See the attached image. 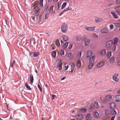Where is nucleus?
Masks as SVG:
<instances>
[{
	"mask_svg": "<svg viewBox=\"0 0 120 120\" xmlns=\"http://www.w3.org/2000/svg\"><path fill=\"white\" fill-rule=\"evenodd\" d=\"M68 28L67 25L65 23H63L61 27V31L63 33H66L67 31Z\"/></svg>",
	"mask_w": 120,
	"mask_h": 120,
	"instance_id": "1",
	"label": "nucleus"
},
{
	"mask_svg": "<svg viewBox=\"0 0 120 120\" xmlns=\"http://www.w3.org/2000/svg\"><path fill=\"white\" fill-rule=\"evenodd\" d=\"M112 96L110 95H108L106 96L105 97V100H102L101 101L103 103H105L106 101H109L112 99Z\"/></svg>",
	"mask_w": 120,
	"mask_h": 120,
	"instance_id": "2",
	"label": "nucleus"
},
{
	"mask_svg": "<svg viewBox=\"0 0 120 120\" xmlns=\"http://www.w3.org/2000/svg\"><path fill=\"white\" fill-rule=\"evenodd\" d=\"M119 75L117 73L115 74L112 77L113 80L116 82H118L119 81Z\"/></svg>",
	"mask_w": 120,
	"mask_h": 120,
	"instance_id": "3",
	"label": "nucleus"
},
{
	"mask_svg": "<svg viewBox=\"0 0 120 120\" xmlns=\"http://www.w3.org/2000/svg\"><path fill=\"white\" fill-rule=\"evenodd\" d=\"M44 16L42 15H40L39 16L38 22L40 24H42L44 22Z\"/></svg>",
	"mask_w": 120,
	"mask_h": 120,
	"instance_id": "4",
	"label": "nucleus"
},
{
	"mask_svg": "<svg viewBox=\"0 0 120 120\" xmlns=\"http://www.w3.org/2000/svg\"><path fill=\"white\" fill-rule=\"evenodd\" d=\"M113 44L112 40H111L107 41L106 43V46L108 48L111 47Z\"/></svg>",
	"mask_w": 120,
	"mask_h": 120,
	"instance_id": "5",
	"label": "nucleus"
},
{
	"mask_svg": "<svg viewBox=\"0 0 120 120\" xmlns=\"http://www.w3.org/2000/svg\"><path fill=\"white\" fill-rule=\"evenodd\" d=\"M109 31L108 29L106 27L103 28L100 30L102 34L107 33L109 32Z\"/></svg>",
	"mask_w": 120,
	"mask_h": 120,
	"instance_id": "6",
	"label": "nucleus"
},
{
	"mask_svg": "<svg viewBox=\"0 0 120 120\" xmlns=\"http://www.w3.org/2000/svg\"><path fill=\"white\" fill-rule=\"evenodd\" d=\"M96 57L95 56H93L90 58L89 61V63L94 64V63Z\"/></svg>",
	"mask_w": 120,
	"mask_h": 120,
	"instance_id": "7",
	"label": "nucleus"
},
{
	"mask_svg": "<svg viewBox=\"0 0 120 120\" xmlns=\"http://www.w3.org/2000/svg\"><path fill=\"white\" fill-rule=\"evenodd\" d=\"M112 40L113 45H116L118 42L119 40L118 38L115 37Z\"/></svg>",
	"mask_w": 120,
	"mask_h": 120,
	"instance_id": "8",
	"label": "nucleus"
},
{
	"mask_svg": "<svg viewBox=\"0 0 120 120\" xmlns=\"http://www.w3.org/2000/svg\"><path fill=\"white\" fill-rule=\"evenodd\" d=\"M62 64L61 61L59 62L57 64L56 67L58 68L59 70H61L62 69Z\"/></svg>",
	"mask_w": 120,
	"mask_h": 120,
	"instance_id": "9",
	"label": "nucleus"
},
{
	"mask_svg": "<svg viewBox=\"0 0 120 120\" xmlns=\"http://www.w3.org/2000/svg\"><path fill=\"white\" fill-rule=\"evenodd\" d=\"M76 117L77 119L78 120H81L82 119L83 116L82 114H80L76 115Z\"/></svg>",
	"mask_w": 120,
	"mask_h": 120,
	"instance_id": "10",
	"label": "nucleus"
},
{
	"mask_svg": "<svg viewBox=\"0 0 120 120\" xmlns=\"http://www.w3.org/2000/svg\"><path fill=\"white\" fill-rule=\"evenodd\" d=\"M109 107L111 109L114 108L115 107V104L114 102H111L109 104Z\"/></svg>",
	"mask_w": 120,
	"mask_h": 120,
	"instance_id": "11",
	"label": "nucleus"
},
{
	"mask_svg": "<svg viewBox=\"0 0 120 120\" xmlns=\"http://www.w3.org/2000/svg\"><path fill=\"white\" fill-rule=\"evenodd\" d=\"M105 64V62L103 61H101L98 63L97 65V67L98 68H100L103 66Z\"/></svg>",
	"mask_w": 120,
	"mask_h": 120,
	"instance_id": "12",
	"label": "nucleus"
},
{
	"mask_svg": "<svg viewBox=\"0 0 120 120\" xmlns=\"http://www.w3.org/2000/svg\"><path fill=\"white\" fill-rule=\"evenodd\" d=\"M95 28V27H85V28L86 29V30L89 31H94Z\"/></svg>",
	"mask_w": 120,
	"mask_h": 120,
	"instance_id": "13",
	"label": "nucleus"
},
{
	"mask_svg": "<svg viewBox=\"0 0 120 120\" xmlns=\"http://www.w3.org/2000/svg\"><path fill=\"white\" fill-rule=\"evenodd\" d=\"M34 80V78L33 75L31 74L30 76V84H32L33 83Z\"/></svg>",
	"mask_w": 120,
	"mask_h": 120,
	"instance_id": "14",
	"label": "nucleus"
},
{
	"mask_svg": "<svg viewBox=\"0 0 120 120\" xmlns=\"http://www.w3.org/2000/svg\"><path fill=\"white\" fill-rule=\"evenodd\" d=\"M94 116L96 118H98L100 116V115L96 111H94Z\"/></svg>",
	"mask_w": 120,
	"mask_h": 120,
	"instance_id": "15",
	"label": "nucleus"
},
{
	"mask_svg": "<svg viewBox=\"0 0 120 120\" xmlns=\"http://www.w3.org/2000/svg\"><path fill=\"white\" fill-rule=\"evenodd\" d=\"M92 54V52L91 51H89L87 52L86 55L87 57H89L90 56H91Z\"/></svg>",
	"mask_w": 120,
	"mask_h": 120,
	"instance_id": "16",
	"label": "nucleus"
},
{
	"mask_svg": "<svg viewBox=\"0 0 120 120\" xmlns=\"http://www.w3.org/2000/svg\"><path fill=\"white\" fill-rule=\"evenodd\" d=\"M103 20V19L102 18H96L95 19V21L96 22H100L102 21Z\"/></svg>",
	"mask_w": 120,
	"mask_h": 120,
	"instance_id": "17",
	"label": "nucleus"
},
{
	"mask_svg": "<svg viewBox=\"0 0 120 120\" xmlns=\"http://www.w3.org/2000/svg\"><path fill=\"white\" fill-rule=\"evenodd\" d=\"M71 10V8H70L69 7H68V8L66 9H64L62 11V12L61 13H60V16H61L62 15L64 12L66 11H67L70 10Z\"/></svg>",
	"mask_w": 120,
	"mask_h": 120,
	"instance_id": "18",
	"label": "nucleus"
},
{
	"mask_svg": "<svg viewBox=\"0 0 120 120\" xmlns=\"http://www.w3.org/2000/svg\"><path fill=\"white\" fill-rule=\"evenodd\" d=\"M68 58L70 60L72 59L73 58V56L71 52L69 53L68 55Z\"/></svg>",
	"mask_w": 120,
	"mask_h": 120,
	"instance_id": "19",
	"label": "nucleus"
},
{
	"mask_svg": "<svg viewBox=\"0 0 120 120\" xmlns=\"http://www.w3.org/2000/svg\"><path fill=\"white\" fill-rule=\"evenodd\" d=\"M111 13L114 19H117L118 17L117 14L114 12L112 11Z\"/></svg>",
	"mask_w": 120,
	"mask_h": 120,
	"instance_id": "20",
	"label": "nucleus"
},
{
	"mask_svg": "<svg viewBox=\"0 0 120 120\" xmlns=\"http://www.w3.org/2000/svg\"><path fill=\"white\" fill-rule=\"evenodd\" d=\"M79 112L82 113H85L86 111V109L85 108H82L79 109Z\"/></svg>",
	"mask_w": 120,
	"mask_h": 120,
	"instance_id": "21",
	"label": "nucleus"
},
{
	"mask_svg": "<svg viewBox=\"0 0 120 120\" xmlns=\"http://www.w3.org/2000/svg\"><path fill=\"white\" fill-rule=\"evenodd\" d=\"M75 67V64L73 63L72 64L71 66V72H72Z\"/></svg>",
	"mask_w": 120,
	"mask_h": 120,
	"instance_id": "22",
	"label": "nucleus"
},
{
	"mask_svg": "<svg viewBox=\"0 0 120 120\" xmlns=\"http://www.w3.org/2000/svg\"><path fill=\"white\" fill-rule=\"evenodd\" d=\"M115 99L116 102H119L120 101V95H116Z\"/></svg>",
	"mask_w": 120,
	"mask_h": 120,
	"instance_id": "23",
	"label": "nucleus"
},
{
	"mask_svg": "<svg viewBox=\"0 0 120 120\" xmlns=\"http://www.w3.org/2000/svg\"><path fill=\"white\" fill-rule=\"evenodd\" d=\"M90 40L89 39H87L85 42V46L88 45L90 43Z\"/></svg>",
	"mask_w": 120,
	"mask_h": 120,
	"instance_id": "24",
	"label": "nucleus"
},
{
	"mask_svg": "<svg viewBox=\"0 0 120 120\" xmlns=\"http://www.w3.org/2000/svg\"><path fill=\"white\" fill-rule=\"evenodd\" d=\"M94 64H91L89 63L88 65V68L89 69H91L93 67L94 65Z\"/></svg>",
	"mask_w": 120,
	"mask_h": 120,
	"instance_id": "25",
	"label": "nucleus"
},
{
	"mask_svg": "<svg viewBox=\"0 0 120 120\" xmlns=\"http://www.w3.org/2000/svg\"><path fill=\"white\" fill-rule=\"evenodd\" d=\"M106 53V50L105 49H104L102 50L100 52V54L101 55L104 56Z\"/></svg>",
	"mask_w": 120,
	"mask_h": 120,
	"instance_id": "26",
	"label": "nucleus"
},
{
	"mask_svg": "<svg viewBox=\"0 0 120 120\" xmlns=\"http://www.w3.org/2000/svg\"><path fill=\"white\" fill-rule=\"evenodd\" d=\"M87 120H91V117L90 114H87L86 117Z\"/></svg>",
	"mask_w": 120,
	"mask_h": 120,
	"instance_id": "27",
	"label": "nucleus"
},
{
	"mask_svg": "<svg viewBox=\"0 0 120 120\" xmlns=\"http://www.w3.org/2000/svg\"><path fill=\"white\" fill-rule=\"evenodd\" d=\"M81 61L80 60H78L76 63V65L78 68H79L81 65Z\"/></svg>",
	"mask_w": 120,
	"mask_h": 120,
	"instance_id": "28",
	"label": "nucleus"
},
{
	"mask_svg": "<svg viewBox=\"0 0 120 120\" xmlns=\"http://www.w3.org/2000/svg\"><path fill=\"white\" fill-rule=\"evenodd\" d=\"M115 57H111L110 59V62L112 63H114L115 61Z\"/></svg>",
	"mask_w": 120,
	"mask_h": 120,
	"instance_id": "29",
	"label": "nucleus"
},
{
	"mask_svg": "<svg viewBox=\"0 0 120 120\" xmlns=\"http://www.w3.org/2000/svg\"><path fill=\"white\" fill-rule=\"evenodd\" d=\"M68 42H66V43L63 44L62 45V47L63 49H66L68 45Z\"/></svg>",
	"mask_w": 120,
	"mask_h": 120,
	"instance_id": "30",
	"label": "nucleus"
},
{
	"mask_svg": "<svg viewBox=\"0 0 120 120\" xmlns=\"http://www.w3.org/2000/svg\"><path fill=\"white\" fill-rule=\"evenodd\" d=\"M62 37L63 38V40L64 41H65L67 40L68 39V37L67 36L63 35Z\"/></svg>",
	"mask_w": 120,
	"mask_h": 120,
	"instance_id": "31",
	"label": "nucleus"
},
{
	"mask_svg": "<svg viewBox=\"0 0 120 120\" xmlns=\"http://www.w3.org/2000/svg\"><path fill=\"white\" fill-rule=\"evenodd\" d=\"M93 37L94 38L96 39L98 38V35L95 33H94L93 34Z\"/></svg>",
	"mask_w": 120,
	"mask_h": 120,
	"instance_id": "32",
	"label": "nucleus"
},
{
	"mask_svg": "<svg viewBox=\"0 0 120 120\" xmlns=\"http://www.w3.org/2000/svg\"><path fill=\"white\" fill-rule=\"evenodd\" d=\"M94 107L95 108H98L99 107V106L98 103L96 102H95L94 104Z\"/></svg>",
	"mask_w": 120,
	"mask_h": 120,
	"instance_id": "33",
	"label": "nucleus"
},
{
	"mask_svg": "<svg viewBox=\"0 0 120 120\" xmlns=\"http://www.w3.org/2000/svg\"><path fill=\"white\" fill-rule=\"evenodd\" d=\"M76 40L79 41L82 39V37L81 36L79 35L76 37Z\"/></svg>",
	"mask_w": 120,
	"mask_h": 120,
	"instance_id": "34",
	"label": "nucleus"
},
{
	"mask_svg": "<svg viewBox=\"0 0 120 120\" xmlns=\"http://www.w3.org/2000/svg\"><path fill=\"white\" fill-rule=\"evenodd\" d=\"M25 86L26 87V88L27 89L29 90H31V89L30 88V86H29L28 84L27 83V82H26L25 84Z\"/></svg>",
	"mask_w": 120,
	"mask_h": 120,
	"instance_id": "35",
	"label": "nucleus"
},
{
	"mask_svg": "<svg viewBox=\"0 0 120 120\" xmlns=\"http://www.w3.org/2000/svg\"><path fill=\"white\" fill-rule=\"evenodd\" d=\"M111 113L113 115H115L116 114V112L114 109H112L111 111Z\"/></svg>",
	"mask_w": 120,
	"mask_h": 120,
	"instance_id": "36",
	"label": "nucleus"
},
{
	"mask_svg": "<svg viewBox=\"0 0 120 120\" xmlns=\"http://www.w3.org/2000/svg\"><path fill=\"white\" fill-rule=\"evenodd\" d=\"M31 19L34 21H35V19L37 20V17H36L35 16H31Z\"/></svg>",
	"mask_w": 120,
	"mask_h": 120,
	"instance_id": "37",
	"label": "nucleus"
},
{
	"mask_svg": "<svg viewBox=\"0 0 120 120\" xmlns=\"http://www.w3.org/2000/svg\"><path fill=\"white\" fill-rule=\"evenodd\" d=\"M43 0H40L39 1V4L41 7H43Z\"/></svg>",
	"mask_w": 120,
	"mask_h": 120,
	"instance_id": "38",
	"label": "nucleus"
},
{
	"mask_svg": "<svg viewBox=\"0 0 120 120\" xmlns=\"http://www.w3.org/2000/svg\"><path fill=\"white\" fill-rule=\"evenodd\" d=\"M56 44L57 46H59L60 45V43L59 41V40H57L56 42Z\"/></svg>",
	"mask_w": 120,
	"mask_h": 120,
	"instance_id": "39",
	"label": "nucleus"
},
{
	"mask_svg": "<svg viewBox=\"0 0 120 120\" xmlns=\"http://www.w3.org/2000/svg\"><path fill=\"white\" fill-rule=\"evenodd\" d=\"M105 111V114L108 115H109V109H106V110Z\"/></svg>",
	"mask_w": 120,
	"mask_h": 120,
	"instance_id": "40",
	"label": "nucleus"
},
{
	"mask_svg": "<svg viewBox=\"0 0 120 120\" xmlns=\"http://www.w3.org/2000/svg\"><path fill=\"white\" fill-rule=\"evenodd\" d=\"M116 45H114L112 47V50L114 52H115L116 51Z\"/></svg>",
	"mask_w": 120,
	"mask_h": 120,
	"instance_id": "41",
	"label": "nucleus"
},
{
	"mask_svg": "<svg viewBox=\"0 0 120 120\" xmlns=\"http://www.w3.org/2000/svg\"><path fill=\"white\" fill-rule=\"evenodd\" d=\"M49 7V6L48 4H46L45 7V8L44 10L45 11H46L48 9Z\"/></svg>",
	"mask_w": 120,
	"mask_h": 120,
	"instance_id": "42",
	"label": "nucleus"
},
{
	"mask_svg": "<svg viewBox=\"0 0 120 120\" xmlns=\"http://www.w3.org/2000/svg\"><path fill=\"white\" fill-rule=\"evenodd\" d=\"M115 26L116 27H117L120 25V23H114Z\"/></svg>",
	"mask_w": 120,
	"mask_h": 120,
	"instance_id": "43",
	"label": "nucleus"
},
{
	"mask_svg": "<svg viewBox=\"0 0 120 120\" xmlns=\"http://www.w3.org/2000/svg\"><path fill=\"white\" fill-rule=\"evenodd\" d=\"M111 56V52H110L108 53L107 54V56L108 58H110Z\"/></svg>",
	"mask_w": 120,
	"mask_h": 120,
	"instance_id": "44",
	"label": "nucleus"
},
{
	"mask_svg": "<svg viewBox=\"0 0 120 120\" xmlns=\"http://www.w3.org/2000/svg\"><path fill=\"white\" fill-rule=\"evenodd\" d=\"M118 9H115L117 14L118 15H120V10H118Z\"/></svg>",
	"mask_w": 120,
	"mask_h": 120,
	"instance_id": "45",
	"label": "nucleus"
},
{
	"mask_svg": "<svg viewBox=\"0 0 120 120\" xmlns=\"http://www.w3.org/2000/svg\"><path fill=\"white\" fill-rule=\"evenodd\" d=\"M81 52H78L77 54V56L78 58H79L81 57Z\"/></svg>",
	"mask_w": 120,
	"mask_h": 120,
	"instance_id": "46",
	"label": "nucleus"
},
{
	"mask_svg": "<svg viewBox=\"0 0 120 120\" xmlns=\"http://www.w3.org/2000/svg\"><path fill=\"white\" fill-rule=\"evenodd\" d=\"M67 3L66 2H64L63 3L61 7V9H63L65 6L66 5Z\"/></svg>",
	"mask_w": 120,
	"mask_h": 120,
	"instance_id": "47",
	"label": "nucleus"
},
{
	"mask_svg": "<svg viewBox=\"0 0 120 120\" xmlns=\"http://www.w3.org/2000/svg\"><path fill=\"white\" fill-rule=\"evenodd\" d=\"M33 56L34 57H37L38 56V52H36L34 53Z\"/></svg>",
	"mask_w": 120,
	"mask_h": 120,
	"instance_id": "48",
	"label": "nucleus"
},
{
	"mask_svg": "<svg viewBox=\"0 0 120 120\" xmlns=\"http://www.w3.org/2000/svg\"><path fill=\"white\" fill-rule=\"evenodd\" d=\"M52 56L53 57H55L56 56V52L55 51H53L52 53Z\"/></svg>",
	"mask_w": 120,
	"mask_h": 120,
	"instance_id": "49",
	"label": "nucleus"
},
{
	"mask_svg": "<svg viewBox=\"0 0 120 120\" xmlns=\"http://www.w3.org/2000/svg\"><path fill=\"white\" fill-rule=\"evenodd\" d=\"M49 16V14L48 13H46L45 15V19H47Z\"/></svg>",
	"mask_w": 120,
	"mask_h": 120,
	"instance_id": "50",
	"label": "nucleus"
},
{
	"mask_svg": "<svg viewBox=\"0 0 120 120\" xmlns=\"http://www.w3.org/2000/svg\"><path fill=\"white\" fill-rule=\"evenodd\" d=\"M37 12L38 11L36 10L34 11V15L36 16H38Z\"/></svg>",
	"mask_w": 120,
	"mask_h": 120,
	"instance_id": "51",
	"label": "nucleus"
},
{
	"mask_svg": "<svg viewBox=\"0 0 120 120\" xmlns=\"http://www.w3.org/2000/svg\"><path fill=\"white\" fill-rule=\"evenodd\" d=\"M60 54L61 55H64V50H61L60 52Z\"/></svg>",
	"mask_w": 120,
	"mask_h": 120,
	"instance_id": "52",
	"label": "nucleus"
},
{
	"mask_svg": "<svg viewBox=\"0 0 120 120\" xmlns=\"http://www.w3.org/2000/svg\"><path fill=\"white\" fill-rule=\"evenodd\" d=\"M116 3L118 4H120V0H117L116 2Z\"/></svg>",
	"mask_w": 120,
	"mask_h": 120,
	"instance_id": "53",
	"label": "nucleus"
},
{
	"mask_svg": "<svg viewBox=\"0 0 120 120\" xmlns=\"http://www.w3.org/2000/svg\"><path fill=\"white\" fill-rule=\"evenodd\" d=\"M110 29H112L113 28L114 26L112 24H111L110 25Z\"/></svg>",
	"mask_w": 120,
	"mask_h": 120,
	"instance_id": "54",
	"label": "nucleus"
},
{
	"mask_svg": "<svg viewBox=\"0 0 120 120\" xmlns=\"http://www.w3.org/2000/svg\"><path fill=\"white\" fill-rule=\"evenodd\" d=\"M53 6H52L51 7V9L50 11L52 13V12H53Z\"/></svg>",
	"mask_w": 120,
	"mask_h": 120,
	"instance_id": "55",
	"label": "nucleus"
},
{
	"mask_svg": "<svg viewBox=\"0 0 120 120\" xmlns=\"http://www.w3.org/2000/svg\"><path fill=\"white\" fill-rule=\"evenodd\" d=\"M38 88L40 90L41 92H42V89L40 85L38 84Z\"/></svg>",
	"mask_w": 120,
	"mask_h": 120,
	"instance_id": "56",
	"label": "nucleus"
},
{
	"mask_svg": "<svg viewBox=\"0 0 120 120\" xmlns=\"http://www.w3.org/2000/svg\"><path fill=\"white\" fill-rule=\"evenodd\" d=\"M119 8H120V5H117L114 7L115 9H118Z\"/></svg>",
	"mask_w": 120,
	"mask_h": 120,
	"instance_id": "57",
	"label": "nucleus"
},
{
	"mask_svg": "<svg viewBox=\"0 0 120 120\" xmlns=\"http://www.w3.org/2000/svg\"><path fill=\"white\" fill-rule=\"evenodd\" d=\"M38 6V4H36L34 5V9H35V8H37V7Z\"/></svg>",
	"mask_w": 120,
	"mask_h": 120,
	"instance_id": "58",
	"label": "nucleus"
},
{
	"mask_svg": "<svg viewBox=\"0 0 120 120\" xmlns=\"http://www.w3.org/2000/svg\"><path fill=\"white\" fill-rule=\"evenodd\" d=\"M115 117V115H114L113 116H112L111 118V120H114Z\"/></svg>",
	"mask_w": 120,
	"mask_h": 120,
	"instance_id": "59",
	"label": "nucleus"
},
{
	"mask_svg": "<svg viewBox=\"0 0 120 120\" xmlns=\"http://www.w3.org/2000/svg\"><path fill=\"white\" fill-rule=\"evenodd\" d=\"M117 63L118 65L120 66V59L118 60Z\"/></svg>",
	"mask_w": 120,
	"mask_h": 120,
	"instance_id": "60",
	"label": "nucleus"
},
{
	"mask_svg": "<svg viewBox=\"0 0 120 120\" xmlns=\"http://www.w3.org/2000/svg\"><path fill=\"white\" fill-rule=\"evenodd\" d=\"M92 111L94 109V107L92 106H90L89 108Z\"/></svg>",
	"mask_w": 120,
	"mask_h": 120,
	"instance_id": "61",
	"label": "nucleus"
},
{
	"mask_svg": "<svg viewBox=\"0 0 120 120\" xmlns=\"http://www.w3.org/2000/svg\"><path fill=\"white\" fill-rule=\"evenodd\" d=\"M95 46L94 45H92L91 46V48L92 49H93L94 48Z\"/></svg>",
	"mask_w": 120,
	"mask_h": 120,
	"instance_id": "62",
	"label": "nucleus"
},
{
	"mask_svg": "<svg viewBox=\"0 0 120 120\" xmlns=\"http://www.w3.org/2000/svg\"><path fill=\"white\" fill-rule=\"evenodd\" d=\"M72 44H71V45H70L69 46V49H70L71 48H72Z\"/></svg>",
	"mask_w": 120,
	"mask_h": 120,
	"instance_id": "63",
	"label": "nucleus"
},
{
	"mask_svg": "<svg viewBox=\"0 0 120 120\" xmlns=\"http://www.w3.org/2000/svg\"><path fill=\"white\" fill-rule=\"evenodd\" d=\"M68 67V65H67V66H65V70H66L67 69Z\"/></svg>",
	"mask_w": 120,
	"mask_h": 120,
	"instance_id": "64",
	"label": "nucleus"
}]
</instances>
